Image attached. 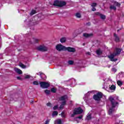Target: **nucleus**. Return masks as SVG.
Here are the masks:
<instances>
[{
    "label": "nucleus",
    "mask_w": 124,
    "mask_h": 124,
    "mask_svg": "<svg viewBox=\"0 0 124 124\" xmlns=\"http://www.w3.org/2000/svg\"><path fill=\"white\" fill-rule=\"evenodd\" d=\"M121 52H122V49L121 48H116L115 50V52H114L112 54H111L109 56H108V58L110 59V61L111 62H117L118 61L117 59H114L116 56H118V55H120L121 53Z\"/></svg>",
    "instance_id": "nucleus-1"
},
{
    "label": "nucleus",
    "mask_w": 124,
    "mask_h": 124,
    "mask_svg": "<svg viewBox=\"0 0 124 124\" xmlns=\"http://www.w3.org/2000/svg\"><path fill=\"white\" fill-rule=\"evenodd\" d=\"M109 100L112 108H109L108 110V114L112 115V113L113 112V111H114L113 108H115V107H116L117 104H119V103L117 102H116V101H115V99H114V98L112 97H109Z\"/></svg>",
    "instance_id": "nucleus-2"
},
{
    "label": "nucleus",
    "mask_w": 124,
    "mask_h": 124,
    "mask_svg": "<svg viewBox=\"0 0 124 124\" xmlns=\"http://www.w3.org/2000/svg\"><path fill=\"white\" fill-rule=\"evenodd\" d=\"M53 5L54 6H57V7H62L66 5V2L63 1L56 0L54 1Z\"/></svg>",
    "instance_id": "nucleus-3"
},
{
    "label": "nucleus",
    "mask_w": 124,
    "mask_h": 124,
    "mask_svg": "<svg viewBox=\"0 0 124 124\" xmlns=\"http://www.w3.org/2000/svg\"><path fill=\"white\" fill-rule=\"evenodd\" d=\"M103 97V93L101 92H98L96 94L93 95V99L95 100V101H97V102H99L100 100Z\"/></svg>",
    "instance_id": "nucleus-4"
},
{
    "label": "nucleus",
    "mask_w": 124,
    "mask_h": 124,
    "mask_svg": "<svg viewBox=\"0 0 124 124\" xmlns=\"http://www.w3.org/2000/svg\"><path fill=\"white\" fill-rule=\"evenodd\" d=\"M83 113V109L81 108H76L74 110V113L71 115V117L73 118L75 115H78L79 114H82Z\"/></svg>",
    "instance_id": "nucleus-5"
},
{
    "label": "nucleus",
    "mask_w": 124,
    "mask_h": 124,
    "mask_svg": "<svg viewBox=\"0 0 124 124\" xmlns=\"http://www.w3.org/2000/svg\"><path fill=\"white\" fill-rule=\"evenodd\" d=\"M116 6H117V7H120L121 6V3L114 1L113 2V5H111L110 6V9H113V10H116L117 9V8Z\"/></svg>",
    "instance_id": "nucleus-6"
},
{
    "label": "nucleus",
    "mask_w": 124,
    "mask_h": 124,
    "mask_svg": "<svg viewBox=\"0 0 124 124\" xmlns=\"http://www.w3.org/2000/svg\"><path fill=\"white\" fill-rule=\"evenodd\" d=\"M38 51H40L41 52H46L47 51L48 48L45 46H40L37 47Z\"/></svg>",
    "instance_id": "nucleus-7"
},
{
    "label": "nucleus",
    "mask_w": 124,
    "mask_h": 124,
    "mask_svg": "<svg viewBox=\"0 0 124 124\" xmlns=\"http://www.w3.org/2000/svg\"><path fill=\"white\" fill-rule=\"evenodd\" d=\"M40 85L43 89H47L48 87H50V84L46 82H41Z\"/></svg>",
    "instance_id": "nucleus-8"
},
{
    "label": "nucleus",
    "mask_w": 124,
    "mask_h": 124,
    "mask_svg": "<svg viewBox=\"0 0 124 124\" xmlns=\"http://www.w3.org/2000/svg\"><path fill=\"white\" fill-rule=\"evenodd\" d=\"M57 51H62V50H65V46H63L62 45H58L56 46Z\"/></svg>",
    "instance_id": "nucleus-9"
},
{
    "label": "nucleus",
    "mask_w": 124,
    "mask_h": 124,
    "mask_svg": "<svg viewBox=\"0 0 124 124\" xmlns=\"http://www.w3.org/2000/svg\"><path fill=\"white\" fill-rule=\"evenodd\" d=\"M65 50H66L68 52H72L73 53H74L76 51L75 48L71 47H65Z\"/></svg>",
    "instance_id": "nucleus-10"
},
{
    "label": "nucleus",
    "mask_w": 124,
    "mask_h": 124,
    "mask_svg": "<svg viewBox=\"0 0 124 124\" xmlns=\"http://www.w3.org/2000/svg\"><path fill=\"white\" fill-rule=\"evenodd\" d=\"M93 35V33H84L83 34V36L84 37H85L86 38H89V37H92Z\"/></svg>",
    "instance_id": "nucleus-11"
},
{
    "label": "nucleus",
    "mask_w": 124,
    "mask_h": 124,
    "mask_svg": "<svg viewBox=\"0 0 124 124\" xmlns=\"http://www.w3.org/2000/svg\"><path fill=\"white\" fill-rule=\"evenodd\" d=\"M68 98V97L67 96V95H64L63 96H62L60 98V100L61 101H65L66 99H67Z\"/></svg>",
    "instance_id": "nucleus-12"
},
{
    "label": "nucleus",
    "mask_w": 124,
    "mask_h": 124,
    "mask_svg": "<svg viewBox=\"0 0 124 124\" xmlns=\"http://www.w3.org/2000/svg\"><path fill=\"white\" fill-rule=\"evenodd\" d=\"M95 15H100V17L102 20H105V19H106V16H105V15L100 14L99 13H95Z\"/></svg>",
    "instance_id": "nucleus-13"
},
{
    "label": "nucleus",
    "mask_w": 124,
    "mask_h": 124,
    "mask_svg": "<svg viewBox=\"0 0 124 124\" xmlns=\"http://www.w3.org/2000/svg\"><path fill=\"white\" fill-rule=\"evenodd\" d=\"M40 76L43 80H45L46 78H47V77H46V75L43 73H40Z\"/></svg>",
    "instance_id": "nucleus-14"
},
{
    "label": "nucleus",
    "mask_w": 124,
    "mask_h": 124,
    "mask_svg": "<svg viewBox=\"0 0 124 124\" xmlns=\"http://www.w3.org/2000/svg\"><path fill=\"white\" fill-rule=\"evenodd\" d=\"M102 53L103 51L100 48L97 49L96 51V53L98 56H100L102 55Z\"/></svg>",
    "instance_id": "nucleus-15"
},
{
    "label": "nucleus",
    "mask_w": 124,
    "mask_h": 124,
    "mask_svg": "<svg viewBox=\"0 0 124 124\" xmlns=\"http://www.w3.org/2000/svg\"><path fill=\"white\" fill-rule=\"evenodd\" d=\"M15 71L16 72L17 74H19V75H21L23 73V72H22V70H20V69H18L17 68H15Z\"/></svg>",
    "instance_id": "nucleus-16"
},
{
    "label": "nucleus",
    "mask_w": 124,
    "mask_h": 124,
    "mask_svg": "<svg viewBox=\"0 0 124 124\" xmlns=\"http://www.w3.org/2000/svg\"><path fill=\"white\" fill-rule=\"evenodd\" d=\"M66 104V101H63L62 102L61 105L59 107L60 109H63V106Z\"/></svg>",
    "instance_id": "nucleus-17"
},
{
    "label": "nucleus",
    "mask_w": 124,
    "mask_h": 124,
    "mask_svg": "<svg viewBox=\"0 0 124 124\" xmlns=\"http://www.w3.org/2000/svg\"><path fill=\"white\" fill-rule=\"evenodd\" d=\"M92 120V115L88 114L85 119V121H90Z\"/></svg>",
    "instance_id": "nucleus-18"
},
{
    "label": "nucleus",
    "mask_w": 124,
    "mask_h": 124,
    "mask_svg": "<svg viewBox=\"0 0 124 124\" xmlns=\"http://www.w3.org/2000/svg\"><path fill=\"white\" fill-rule=\"evenodd\" d=\"M66 41V38L65 37H62L61 39H60V42L61 43H64Z\"/></svg>",
    "instance_id": "nucleus-19"
},
{
    "label": "nucleus",
    "mask_w": 124,
    "mask_h": 124,
    "mask_svg": "<svg viewBox=\"0 0 124 124\" xmlns=\"http://www.w3.org/2000/svg\"><path fill=\"white\" fill-rule=\"evenodd\" d=\"M19 66H20V67H21L22 68H23V69L27 68V66H26V65H25L21 62L19 63Z\"/></svg>",
    "instance_id": "nucleus-20"
},
{
    "label": "nucleus",
    "mask_w": 124,
    "mask_h": 124,
    "mask_svg": "<svg viewBox=\"0 0 124 124\" xmlns=\"http://www.w3.org/2000/svg\"><path fill=\"white\" fill-rule=\"evenodd\" d=\"M114 37H115V41H116V42H119L120 41V38H119V37H118L117 34H114Z\"/></svg>",
    "instance_id": "nucleus-21"
},
{
    "label": "nucleus",
    "mask_w": 124,
    "mask_h": 124,
    "mask_svg": "<svg viewBox=\"0 0 124 124\" xmlns=\"http://www.w3.org/2000/svg\"><path fill=\"white\" fill-rule=\"evenodd\" d=\"M109 89L112 91H115L116 90V86L114 85H112L110 87H109Z\"/></svg>",
    "instance_id": "nucleus-22"
},
{
    "label": "nucleus",
    "mask_w": 124,
    "mask_h": 124,
    "mask_svg": "<svg viewBox=\"0 0 124 124\" xmlns=\"http://www.w3.org/2000/svg\"><path fill=\"white\" fill-rule=\"evenodd\" d=\"M35 14H36V11H35L34 10H32L30 14L31 16H32V15H33Z\"/></svg>",
    "instance_id": "nucleus-23"
},
{
    "label": "nucleus",
    "mask_w": 124,
    "mask_h": 124,
    "mask_svg": "<svg viewBox=\"0 0 124 124\" xmlns=\"http://www.w3.org/2000/svg\"><path fill=\"white\" fill-rule=\"evenodd\" d=\"M83 118V115H80L77 117H76L75 118V121H78V119H79V120H81Z\"/></svg>",
    "instance_id": "nucleus-24"
},
{
    "label": "nucleus",
    "mask_w": 124,
    "mask_h": 124,
    "mask_svg": "<svg viewBox=\"0 0 124 124\" xmlns=\"http://www.w3.org/2000/svg\"><path fill=\"white\" fill-rule=\"evenodd\" d=\"M117 83V85H118V86H120V87H121V86L123 85V82H122L121 80H118Z\"/></svg>",
    "instance_id": "nucleus-25"
},
{
    "label": "nucleus",
    "mask_w": 124,
    "mask_h": 124,
    "mask_svg": "<svg viewBox=\"0 0 124 124\" xmlns=\"http://www.w3.org/2000/svg\"><path fill=\"white\" fill-rule=\"evenodd\" d=\"M59 113L57 111H54L52 113V116H58Z\"/></svg>",
    "instance_id": "nucleus-26"
},
{
    "label": "nucleus",
    "mask_w": 124,
    "mask_h": 124,
    "mask_svg": "<svg viewBox=\"0 0 124 124\" xmlns=\"http://www.w3.org/2000/svg\"><path fill=\"white\" fill-rule=\"evenodd\" d=\"M76 16L77 18H81V14L79 13L76 14Z\"/></svg>",
    "instance_id": "nucleus-27"
},
{
    "label": "nucleus",
    "mask_w": 124,
    "mask_h": 124,
    "mask_svg": "<svg viewBox=\"0 0 124 124\" xmlns=\"http://www.w3.org/2000/svg\"><path fill=\"white\" fill-rule=\"evenodd\" d=\"M68 63L70 65H72V64L74 63V62H73V61L70 60L68 62Z\"/></svg>",
    "instance_id": "nucleus-28"
},
{
    "label": "nucleus",
    "mask_w": 124,
    "mask_h": 124,
    "mask_svg": "<svg viewBox=\"0 0 124 124\" xmlns=\"http://www.w3.org/2000/svg\"><path fill=\"white\" fill-rule=\"evenodd\" d=\"M33 41L34 43H38V42H39V40L36 38H34Z\"/></svg>",
    "instance_id": "nucleus-29"
},
{
    "label": "nucleus",
    "mask_w": 124,
    "mask_h": 124,
    "mask_svg": "<svg viewBox=\"0 0 124 124\" xmlns=\"http://www.w3.org/2000/svg\"><path fill=\"white\" fill-rule=\"evenodd\" d=\"M45 93H46V94H50V91L48 90H46L45 91Z\"/></svg>",
    "instance_id": "nucleus-30"
},
{
    "label": "nucleus",
    "mask_w": 124,
    "mask_h": 124,
    "mask_svg": "<svg viewBox=\"0 0 124 124\" xmlns=\"http://www.w3.org/2000/svg\"><path fill=\"white\" fill-rule=\"evenodd\" d=\"M51 91L52 93H56V92H57V90H56V89H55L54 88H51Z\"/></svg>",
    "instance_id": "nucleus-31"
},
{
    "label": "nucleus",
    "mask_w": 124,
    "mask_h": 124,
    "mask_svg": "<svg viewBox=\"0 0 124 124\" xmlns=\"http://www.w3.org/2000/svg\"><path fill=\"white\" fill-rule=\"evenodd\" d=\"M57 124H62V120L61 119H58L57 120Z\"/></svg>",
    "instance_id": "nucleus-32"
},
{
    "label": "nucleus",
    "mask_w": 124,
    "mask_h": 124,
    "mask_svg": "<svg viewBox=\"0 0 124 124\" xmlns=\"http://www.w3.org/2000/svg\"><path fill=\"white\" fill-rule=\"evenodd\" d=\"M111 70H112V71H113V72H117V69H116L115 68H112Z\"/></svg>",
    "instance_id": "nucleus-33"
},
{
    "label": "nucleus",
    "mask_w": 124,
    "mask_h": 124,
    "mask_svg": "<svg viewBox=\"0 0 124 124\" xmlns=\"http://www.w3.org/2000/svg\"><path fill=\"white\" fill-rule=\"evenodd\" d=\"M49 123H50V119H47L46 121V123L45 124H49Z\"/></svg>",
    "instance_id": "nucleus-34"
},
{
    "label": "nucleus",
    "mask_w": 124,
    "mask_h": 124,
    "mask_svg": "<svg viewBox=\"0 0 124 124\" xmlns=\"http://www.w3.org/2000/svg\"><path fill=\"white\" fill-rule=\"evenodd\" d=\"M33 85H38V82L36 81H35L33 82Z\"/></svg>",
    "instance_id": "nucleus-35"
},
{
    "label": "nucleus",
    "mask_w": 124,
    "mask_h": 124,
    "mask_svg": "<svg viewBox=\"0 0 124 124\" xmlns=\"http://www.w3.org/2000/svg\"><path fill=\"white\" fill-rule=\"evenodd\" d=\"M58 105H56V106H55L54 107H53V109L54 110H57V109H58Z\"/></svg>",
    "instance_id": "nucleus-36"
},
{
    "label": "nucleus",
    "mask_w": 124,
    "mask_h": 124,
    "mask_svg": "<svg viewBox=\"0 0 124 124\" xmlns=\"http://www.w3.org/2000/svg\"><path fill=\"white\" fill-rule=\"evenodd\" d=\"M61 117H62V118H64V117H65V116L64 115V112H62L61 113Z\"/></svg>",
    "instance_id": "nucleus-37"
},
{
    "label": "nucleus",
    "mask_w": 124,
    "mask_h": 124,
    "mask_svg": "<svg viewBox=\"0 0 124 124\" xmlns=\"http://www.w3.org/2000/svg\"><path fill=\"white\" fill-rule=\"evenodd\" d=\"M86 26H91V22H88L86 24Z\"/></svg>",
    "instance_id": "nucleus-38"
},
{
    "label": "nucleus",
    "mask_w": 124,
    "mask_h": 124,
    "mask_svg": "<svg viewBox=\"0 0 124 124\" xmlns=\"http://www.w3.org/2000/svg\"><path fill=\"white\" fill-rule=\"evenodd\" d=\"M16 78L17 80H22V78L20 77H17Z\"/></svg>",
    "instance_id": "nucleus-39"
},
{
    "label": "nucleus",
    "mask_w": 124,
    "mask_h": 124,
    "mask_svg": "<svg viewBox=\"0 0 124 124\" xmlns=\"http://www.w3.org/2000/svg\"><path fill=\"white\" fill-rule=\"evenodd\" d=\"M86 55H88V56H91V52H86Z\"/></svg>",
    "instance_id": "nucleus-40"
},
{
    "label": "nucleus",
    "mask_w": 124,
    "mask_h": 124,
    "mask_svg": "<svg viewBox=\"0 0 124 124\" xmlns=\"http://www.w3.org/2000/svg\"><path fill=\"white\" fill-rule=\"evenodd\" d=\"M29 78H30V76L29 75H27L25 77L26 79H29Z\"/></svg>",
    "instance_id": "nucleus-41"
},
{
    "label": "nucleus",
    "mask_w": 124,
    "mask_h": 124,
    "mask_svg": "<svg viewBox=\"0 0 124 124\" xmlns=\"http://www.w3.org/2000/svg\"><path fill=\"white\" fill-rule=\"evenodd\" d=\"M46 105H47V106H51V103H47L46 104Z\"/></svg>",
    "instance_id": "nucleus-42"
},
{
    "label": "nucleus",
    "mask_w": 124,
    "mask_h": 124,
    "mask_svg": "<svg viewBox=\"0 0 124 124\" xmlns=\"http://www.w3.org/2000/svg\"><path fill=\"white\" fill-rule=\"evenodd\" d=\"M96 5H97L96 3H93V6L94 7V6H95Z\"/></svg>",
    "instance_id": "nucleus-43"
},
{
    "label": "nucleus",
    "mask_w": 124,
    "mask_h": 124,
    "mask_svg": "<svg viewBox=\"0 0 124 124\" xmlns=\"http://www.w3.org/2000/svg\"><path fill=\"white\" fill-rule=\"evenodd\" d=\"M89 93H92V92H89L86 94H89Z\"/></svg>",
    "instance_id": "nucleus-44"
},
{
    "label": "nucleus",
    "mask_w": 124,
    "mask_h": 124,
    "mask_svg": "<svg viewBox=\"0 0 124 124\" xmlns=\"http://www.w3.org/2000/svg\"><path fill=\"white\" fill-rule=\"evenodd\" d=\"M96 10V9L95 8H93V11H95Z\"/></svg>",
    "instance_id": "nucleus-45"
},
{
    "label": "nucleus",
    "mask_w": 124,
    "mask_h": 124,
    "mask_svg": "<svg viewBox=\"0 0 124 124\" xmlns=\"http://www.w3.org/2000/svg\"><path fill=\"white\" fill-rule=\"evenodd\" d=\"M92 7H93V3L92 4Z\"/></svg>",
    "instance_id": "nucleus-46"
},
{
    "label": "nucleus",
    "mask_w": 124,
    "mask_h": 124,
    "mask_svg": "<svg viewBox=\"0 0 124 124\" xmlns=\"http://www.w3.org/2000/svg\"><path fill=\"white\" fill-rule=\"evenodd\" d=\"M92 11H93V8H92Z\"/></svg>",
    "instance_id": "nucleus-47"
},
{
    "label": "nucleus",
    "mask_w": 124,
    "mask_h": 124,
    "mask_svg": "<svg viewBox=\"0 0 124 124\" xmlns=\"http://www.w3.org/2000/svg\"><path fill=\"white\" fill-rule=\"evenodd\" d=\"M110 66H111V65H108V67H110Z\"/></svg>",
    "instance_id": "nucleus-48"
},
{
    "label": "nucleus",
    "mask_w": 124,
    "mask_h": 124,
    "mask_svg": "<svg viewBox=\"0 0 124 124\" xmlns=\"http://www.w3.org/2000/svg\"><path fill=\"white\" fill-rule=\"evenodd\" d=\"M83 45H85V44H83Z\"/></svg>",
    "instance_id": "nucleus-49"
},
{
    "label": "nucleus",
    "mask_w": 124,
    "mask_h": 124,
    "mask_svg": "<svg viewBox=\"0 0 124 124\" xmlns=\"http://www.w3.org/2000/svg\"><path fill=\"white\" fill-rule=\"evenodd\" d=\"M77 123H79V122L78 121Z\"/></svg>",
    "instance_id": "nucleus-50"
}]
</instances>
